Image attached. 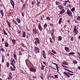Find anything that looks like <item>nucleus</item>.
Masks as SVG:
<instances>
[{"label": "nucleus", "instance_id": "1", "mask_svg": "<svg viewBox=\"0 0 80 80\" xmlns=\"http://www.w3.org/2000/svg\"><path fill=\"white\" fill-rule=\"evenodd\" d=\"M63 74L64 75H66V76H67L68 77H70V75H71V76H73V74H72V73L71 74V73L68 72H65V71L63 72ZM68 74L70 75H69Z\"/></svg>", "mask_w": 80, "mask_h": 80}, {"label": "nucleus", "instance_id": "2", "mask_svg": "<svg viewBox=\"0 0 80 80\" xmlns=\"http://www.w3.org/2000/svg\"><path fill=\"white\" fill-rule=\"evenodd\" d=\"M36 40L34 42V44L35 45H37L38 44L39 45L40 43V41L39 38H36Z\"/></svg>", "mask_w": 80, "mask_h": 80}, {"label": "nucleus", "instance_id": "3", "mask_svg": "<svg viewBox=\"0 0 80 80\" xmlns=\"http://www.w3.org/2000/svg\"><path fill=\"white\" fill-rule=\"evenodd\" d=\"M34 51L35 53H38L40 52L39 48L37 47H35L34 48Z\"/></svg>", "mask_w": 80, "mask_h": 80}, {"label": "nucleus", "instance_id": "4", "mask_svg": "<svg viewBox=\"0 0 80 80\" xmlns=\"http://www.w3.org/2000/svg\"><path fill=\"white\" fill-rule=\"evenodd\" d=\"M67 13L68 15L69 16V17H72V16H73L72 15V12H71V11H70L69 9L67 10Z\"/></svg>", "mask_w": 80, "mask_h": 80}, {"label": "nucleus", "instance_id": "5", "mask_svg": "<svg viewBox=\"0 0 80 80\" xmlns=\"http://www.w3.org/2000/svg\"><path fill=\"white\" fill-rule=\"evenodd\" d=\"M29 70L31 72H37V69L36 68L32 67L30 68Z\"/></svg>", "mask_w": 80, "mask_h": 80}, {"label": "nucleus", "instance_id": "6", "mask_svg": "<svg viewBox=\"0 0 80 80\" xmlns=\"http://www.w3.org/2000/svg\"><path fill=\"white\" fill-rule=\"evenodd\" d=\"M52 64H54V65H56L57 69V72L58 73H59V69H58V64L56 63H54L53 62H52Z\"/></svg>", "mask_w": 80, "mask_h": 80}, {"label": "nucleus", "instance_id": "7", "mask_svg": "<svg viewBox=\"0 0 80 80\" xmlns=\"http://www.w3.org/2000/svg\"><path fill=\"white\" fill-rule=\"evenodd\" d=\"M32 31L33 32V33L34 34H36V33H38V30L36 28L32 29Z\"/></svg>", "mask_w": 80, "mask_h": 80}, {"label": "nucleus", "instance_id": "8", "mask_svg": "<svg viewBox=\"0 0 80 80\" xmlns=\"http://www.w3.org/2000/svg\"><path fill=\"white\" fill-rule=\"evenodd\" d=\"M10 3L12 6V8H15V3L13 0H10Z\"/></svg>", "mask_w": 80, "mask_h": 80}, {"label": "nucleus", "instance_id": "9", "mask_svg": "<svg viewBox=\"0 0 80 80\" xmlns=\"http://www.w3.org/2000/svg\"><path fill=\"white\" fill-rule=\"evenodd\" d=\"M74 30V35H77L78 34V30L77 29H73Z\"/></svg>", "mask_w": 80, "mask_h": 80}, {"label": "nucleus", "instance_id": "10", "mask_svg": "<svg viewBox=\"0 0 80 80\" xmlns=\"http://www.w3.org/2000/svg\"><path fill=\"white\" fill-rule=\"evenodd\" d=\"M38 28L40 31H42V30H43V28H42V26H41V24H40V23H39L38 24Z\"/></svg>", "mask_w": 80, "mask_h": 80}, {"label": "nucleus", "instance_id": "11", "mask_svg": "<svg viewBox=\"0 0 80 80\" xmlns=\"http://www.w3.org/2000/svg\"><path fill=\"white\" fill-rule=\"evenodd\" d=\"M42 55L43 56V57H44V58L45 59V58H46V55L45 54V52H44V51H43Z\"/></svg>", "mask_w": 80, "mask_h": 80}, {"label": "nucleus", "instance_id": "12", "mask_svg": "<svg viewBox=\"0 0 80 80\" xmlns=\"http://www.w3.org/2000/svg\"><path fill=\"white\" fill-rule=\"evenodd\" d=\"M63 69L64 70H66V71H67L68 72H70V73H73V72L72 71H70L67 69L63 68Z\"/></svg>", "mask_w": 80, "mask_h": 80}, {"label": "nucleus", "instance_id": "13", "mask_svg": "<svg viewBox=\"0 0 80 80\" xmlns=\"http://www.w3.org/2000/svg\"><path fill=\"white\" fill-rule=\"evenodd\" d=\"M5 46L6 47H8V45L9 44L8 42H7V41H5V42L4 43Z\"/></svg>", "mask_w": 80, "mask_h": 80}, {"label": "nucleus", "instance_id": "14", "mask_svg": "<svg viewBox=\"0 0 80 80\" xmlns=\"http://www.w3.org/2000/svg\"><path fill=\"white\" fill-rule=\"evenodd\" d=\"M6 22L9 27H11V24H10V22H8V20H6Z\"/></svg>", "mask_w": 80, "mask_h": 80}, {"label": "nucleus", "instance_id": "15", "mask_svg": "<svg viewBox=\"0 0 80 80\" xmlns=\"http://www.w3.org/2000/svg\"><path fill=\"white\" fill-rule=\"evenodd\" d=\"M12 20L14 23L16 24V25H18V24L17 23V22H16V21L15 20V19H12Z\"/></svg>", "mask_w": 80, "mask_h": 80}, {"label": "nucleus", "instance_id": "16", "mask_svg": "<svg viewBox=\"0 0 80 80\" xmlns=\"http://www.w3.org/2000/svg\"><path fill=\"white\" fill-rule=\"evenodd\" d=\"M52 38L53 42H55V35L52 36Z\"/></svg>", "mask_w": 80, "mask_h": 80}, {"label": "nucleus", "instance_id": "17", "mask_svg": "<svg viewBox=\"0 0 80 80\" xmlns=\"http://www.w3.org/2000/svg\"><path fill=\"white\" fill-rule=\"evenodd\" d=\"M58 7L61 10H63V8H64L63 7V6H61V5H58Z\"/></svg>", "mask_w": 80, "mask_h": 80}, {"label": "nucleus", "instance_id": "18", "mask_svg": "<svg viewBox=\"0 0 80 80\" xmlns=\"http://www.w3.org/2000/svg\"><path fill=\"white\" fill-rule=\"evenodd\" d=\"M12 42L13 45H15V43H16V40L15 39H13L11 40Z\"/></svg>", "mask_w": 80, "mask_h": 80}, {"label": "nucleus", "instance_id": "19", "mask_svg": "<svg viewBox=\"0 0 80 80\" xmlns=\"http://www.w3.org/2000/svg\"><path fill=\"white\" fill-rule=\"evenodd\" d=\"M16 20L17 22L18 23L20 24V19L19 18H17L16 19Z\"/></svg>", "mask_w": 80, "mask_h": 80}, {"label": "nucleus", "instance_id": "20", "mask_svg": "<svg viewBox=\"0 0 80 80\" xmlns=\"http://www.w3.org/2000/svg\"><path fill=\"white\" fill-rule=\"evenodd\" d=\"M65 12V10L63 9L60 12V14H63L64 13V12Z\"/></svg>", "mask_w": 80, "mask_h": 80}, {"label": "nucleus", "instance_id": "21", "mask_svg": "<svg viewBox=\"0 0 80 80\" xmlns=\"http://www.w3.org/2000/svg\"><path fill=\"white\" fill-rule=\"evenodd\" d=\"M3 30L4 32V35H8V34L7 33V32H6V31H5V29H3Z\"/></svg>", "mask_w": 80, "mask_h": 80}, {"label": "nucleus", "instance_id": "22", "mask_svg": "<svg viewBox=\"0 0 80 80\" xmlns=\"http://www.w3.org/2000/svg\"><path fill=\"white\" fill-rule=\"evenodd\" d=\"M5 57L4 56H3L2 57V63H3L4 62V61H5Z\"/></svg>", "mask_w": 80, "mask_h": 80}, {"label": "nucleus", "instance_id": "23", "mask_svg": "<svg viewBox=\"0 0 80 80\" xmlns=\"http://www.w3.org/2000/svg\"><path fill=\"white\" fill-rule=\"evenodd\" d=\"M14 57L15 60H17V55L16 54H14Z\"/></svg>", "mask_w": 80, "mask_h": 80}, {"label": "nucleus", "instance_id": "24", "mask_svg": "<svg viewBox=\"0 0 80 80\" xmlns=\"http://www.w3.org/2000/svg\"><path fill=\"white\" fill-rule=\"evenodd\" d=\"M25 32H24L23 33H22V37H24V38H25V37H26V35H25Z\"/></svg>", "mask_w": 80, "mask_h": 80}, {"label": "nucleus", "instance_id": "25", "mask_svg": "<svg viewBox=\"0 0 80 80\" xmlns=\"http://www.w3.org/2000/svg\"><path fill=\"white\" fill-rule=\"evenodd\" d=\"M0 12L2 17H3L4 14H3V12L2 10H1Z\"/></svg>", "mask_w": 80, "mask_h": 80}, {"label": "nucleus", "instance_id": "26", "mask_svg": "<svg viewBox=\"0 0 80 80\" xmlns=\"http://www.w3.org/2000/svg\"><path fill=\"white\" fill-rule=\"evenodd\" d=\"M62 64H63V65H68V63L65 62H63Z\"/></svg>", "mask_w": 80, "mask_h": 80}, {"label": "nucleus", "instance_id": "27", "mask_svg": "<svg viewBox=\"0 0 80 80\" xmlns=\"http://www.w3.org/2000/svg\"><path fill=\"white\" fill-rule=\"evenodd\" d=\"M45 67V66L43 65H42L41 68V69L42 70H44V68Z\"/></svg>", "mask_w": 80, "mask_h": 80}, {"label": "nucleus", "instance_id": "28", "mask_svg": "<svg viewBox=\"0 0 80 80\" xmlns=\"http://www.w3.org/2000/svg\"><path fill=\"white\" fill-rule=\"evenodd\" d=\"M44 29H46V28L47 27V24L45 23L44 24L43 26Z\"/></svg>", "mask_w": 80, "mask_h": 80}, {"label": "nucleus", "instance_id": "29", "mask_svg": "<svg viewBox=\"0 0 80 80\" xmlns=\"http://www.w3.org/2000/svg\"><path fill=\"white\" fill-rule=\"evenodd\" d=\"M16 63V62H15V59H13L12 61H11V64H12V63Z\"/></svg>", "mask_w": 80, "mask_h": 80}, {"label": "nucleus", "instance_id": "30", "mask_svg": "<svg viewBox=\"0 0 80 80\" xmlns=\"http://www.w3.org/2000/svg\"><path fill=\"white\" fill-rule=\"evenodd\" d=\"M10 68L11 71H15V69L13 68L12 66H11Z\"/></svg>", "mask_w": 80, "mask_h": 80}, {"label": "nucleus", "instance_id": "31", "mask_svg": "<svg viewBox=\"0 0 80 80\" xmlns=\"http://www.w3.org/2000/svg\"><path fill=\"white\" fill-rule=\"evenodd\" d=\"M49 40H50V43H53V41H52V38H49Z\"/></svg>", "mask_w": 80, "mask_h": 80}, {"label": "nucleus", "instance_id": "32", "mask_svg": "<svg viewBox=\"0 0 80 80\" xmlns=\"http://www.w3.org/2000/svg\"><path fill=\"white\" fill-rule=\"evenodd\" d=\"M62 18H60L59 19V24H61V22H62Z\"/></svg>", "mask_w": 80, "mask_h": 80}, {"label": "nucleus", "instance_id": "33", "mask_svg": "<svg viewBox=\"0 0 80 80\" xmlns=\"http://www.w3.org/2000/svg\"><path fill=\"white\" fill-rule=\"evenodd\" d=\"M62 40V38L61 36H59V38H58V40L59 41H61Z\"/></svg>", "mask_w": 80, "mask_h": 80}, {"label": "nucleus", "instance_id": "34", "mask_svg": "<svg viewBox=\"0 0 80 80\" xmlns=\"http://www.w3.org/2000/svg\"><path fill=\"white\" fill-rule=\"evenodd\" d=\"M50 68H52V70H57V69L56 68H53L52 66H50Z\"/></svg>", "mask_w": 80, "mask_h": 80}, {"label": "nucleus", "instance_id": "35", "mask_svg": "<svg viewBox=\"0 0 80 80\" xmlns=\"http://www.w3.org/2000/svg\"><path fill=\"white\" fill-rule=\"evenodd\" d=\"M6 63L7 67H8V68H9V67H10V63L8 62H7Z\"/></svg>", "mask_w": 80, "mask_h": 80}, {"label": "nucleus", "instance_id": "36", "mask_svg": "<svg viewBox=\"0 0 80 80\" xmlns=\"http://www.w3.org/2000/svg\"><path fill=\"white\" fill-rule=\"evenodd\" d=\"M60 2H59V1H57L56 2V5H58L59 4H60Z\"/></svg>", "mask_w": 80, "mask_h": 80}, {"label": "nucleus", "instance_id": "37", "mask_svg": "<svg viewBox=\"0 0 80 80\" xmlns=\"http://www.w3.org/2000/svg\"><path fill=\"white\" fill-rule=\"evenodd\" d=\"M37 5L38 7H39L40 5V1L38 2L37 0Z\"/></svg>", "mask_w": 80, "mask_h": 80}, {"label": "nucleus", "instance_id": "38", "mask_svg": "<svg viewBox=\"0 0 80 80\" xmlns=\"http://www.w3.org/2000/svg\"><path fill=\"white\" fill-rule=\"evenodd\" d=\"M11 65H12V66H13L14 68H15H15H16V67H15V65H14V63H12H12H11Z\"/></svg>", "mask_w": 80, "mask_h": 80}, {"label": "nucleus", "instance_id": "39", "mask_svg": "<svg viewBox=\"0 0 80 80\" xmlns=\"http://www.w3.org/2000/svg\"><path fill=\"white\" fill-rule=\"evenodd\" d=\"M64 48L66 51V52H67V51H68V50H69V48L68 47H65Z\"/></svg>", "mask_w": 80, "mask_h": 80}, {"label": "nucleus", "instance_id": "40", "mask_svg": "<svg viewBox=\"0 0 80 80\" xmlns=\"http://www.w3.org/2000/svg\"><path fill=\"white\" fill-rule=\"evenodd\" d=\"M63 2L64 5V6H66V5H67V2H66V1H64Z\"/></svg>", "mask_w": 80, "mask_h": 80}, {"label": "nucleus", "instance_id": "41", "mask_svg": "<svg viewBox=\"0 0 80 80\" xmlns=\"http://www.w3.org/2000/svg\"><path fill=\"white\" fill-rule=\"evenodd\" d=\"M69 55H75V53L74 52H70L69 53Z\"/></svg>", "mask_w": 80, "mask_h": 80}, {"label": "nucleus", "instance_id": "42", "mask_svg": "<svg viewBox=\"0 0 80 80\" xmlns=\"http://www.w3.org/2000/svg\"><path fill=\"white\" fill-rule=\"evenodd\" d=\"M73 63H74V64H77L78 62H77V61H76L75 60H73Z\"/></svg>", "mask_w": 80, "mask_h": 80}, {"label": "nucleus", "instance_id": "43", "mask_svg": "<svg viewBox=\"0 0 80 80\" xmlns=\"http://www.w3.org/2000/svg\"><path fill=\"white\" fill-rule=\"evenodd\" d=\"M21 50L22 52H23L25 51V50L22 48H21Z\"/></svg>", "mask_w": 80, "mask_h": 80}, {"label": "nucleus", "instance_id": "44", "mask_svg": "<svg viewBox=\"0 0 80 80\" xmlns=\"http://www.w3.org/2000/svg\"><path fill=\"white\" fill-rule=\"evenodd\" d=\"M62 67L63 68H68V67L66 66H64L62 64L61 65Z\"/></svg>", "mask_w": 80, "mask_h": 80}, {"label": "nucleus", "instance_id": "45", "mask_svg": "<svg viewBox=\"0 0 80 80\" xmlns=\"http://www.w3.org/2000/svg\"><path fill=\"white\" fill-rule=\"evenodd\" d=\"M1 50L3 52H5V49H4V48H2L1 49Z\"/></svg>", "mask_w": 80, "mask_h": 80}, {"label": "nucleus", "instance_id": "46", "mask_svg": "<svg viewBox=\"0 0 80 80\" xmlns=\"http://www.w3.org/2000/svg\"><path fill=\"white\" fill-rule=\"evenodd\" d=\"M71 41H72V42H73V41L74 40V38L73 37H72V38H71Z\"/></svg>", "mask_w": 80, "mask_h": 80}, {"label": "nucleus", "instance_id": "47", "mask_svg": "<svg viewBox=\"0 0 80 80\" xmlns=\"http://www.w3.org/2000/svg\"><path fill=\"white\" fill-rule=\"evenodd\" d=\"M19 55H22V52H21V51H19Z\"/></svg>", "mask_w": 80, "mask_h": 80}, {"label": "nucleus", "instance_id": "48", "mask_svg": "<svg viewBox=\"0 0 80 80\" xmlns=\"http://www.w3.org/2000/svg\"><path fill=\"white\" fill-rule=\"evenodd\" d=\"M26 5H25V4H24L23 5L22 8V9H24L25 8Z\"/></svg>", "mask_w": 80, "mask_h": 80}, {"label": "nucleus", "instance_id": "49", "mask_svg": "<svg viewBox=\"0 0 80 80\" xmlns=\"http://www.w3.org/2000/svg\"><path fill=\"white\" fill-rule=\"evenodd\" d=\"M52 52L53 53H54V54H56V52L55 51H54V50H52Z\"/></svg>", "mask_w": 80, "mask_h": 80}, {"label": "nucleus", "instance_id": "50", "mask_svg": "<svg viewBox=\"0 0 80 80\" xmlns=\"http://www.w3.org/2000/svg\"><path fill=\"white\" fill-rule=\"evenodd\" d=\"M8 80H11L12 79V76H9L8 78Z\"/></svg>", "mask_w": 80, "mask_h": 80}, {"label": "nucleus", "instance_id": "51", "mask_svg": "<svg viewBox=\"0 0 80 80\" xmlns=\"http://www.w3.org/2000/svg\"><path fill=\"white\" fill-rule=\"evenodd\" d=\"M75 8H72V9L71 10V12H73V11L75 10Z\"/></svg>", "mask_w": 80, "mask_h": 80}, {"label": "nucleus", "instance_id": "52", "mask_svg": "<svg viewBox=\"0 0 80 80\" xmlns=\"http://www.w3.org/2000/svg\"><path fill=\"white\" fill-rule=\"evenodd\" d=\"M77 19L80 21V16H78V17L77 18Z\"/></svg>", "mask_w": 80, "mask_h": 80}, {"label": "nucleus", "instance_id": "53", "mask_svg": "<svg viewBox=\"0 0 80 80\" xmlns=\"http://www.w3.org/2000/svg\"><path fill=\"white\" fill-rule=\"evenodd\" d=\"M18 34H20L21 33V31L20 30H18Z\"/></svg>", "mask_w": 80, "mask_h": 80}, {"label": "nucleus", "instance_id": "54", "mask_svg": "<svg viewBox=\"0 0 80 80\" xmlns=\"http://www.w3.org/2000/svg\"><path fill=\"white\" fill-rule=\"evenodd\" d=\"M46 18L48 20H50V18L49 17H47Z\"/></svg>", "mask_w": 80, "mask_h": 80}, {"label": "nucleus", "instance_id": "55", "mask_svg": "<svg viewBox=\"0 0 80 80\" xmlns=\"http://www.w3.org/2000/svg\"><path fill=\"white\" fill-rule=\"evenodd\" d=\"M55 77L56 78H58V75H55Z\"/></svg>", "mask_w": 80, "mask_h": 80}, {"label": "nucleus", "instance_id": "56", "mask_svg": "<svg viewBox=\"0 0 80 80\" xmlns=\"http://www.w3.org/2000/svg\"><path fill=\"white\" fill-rule=\"evenodd\" d=\"M52 32V33H54V32H55V30L54 29H52L51 30Z\"/></svg>", "mask_w": 80, "mask_h": 80}, {"label": "nucleus", "instance_id": "57", "mask_svg": "<svg viewBox=\"0 0 80 80\" xmlns=\"http://www.w3.org/2000/svg\"><path fill=\"white\" fill-rule=\"evenodd\" d=\"M77 54H78V55L79 57H80V53L79 52H77Z\"/></svg>", "mask_w": 80, "mask_h": 80}, {"label": "nucleus", "instance_id": "58", "mask_svg": "<svg viewBox=\"0 0 80 80\" xmlns=\"http://www.w3.org/2000/svg\"><path fill=\"white\" fill-rule=\"evenodd\" d=\"M8 75L9 77H12L11 76V75H12V73L11 72H10L8 74Z\"/></svg>", "mask_w": 80, "mask_h": 80}, {"label": "nucleus", "instance_id": "59", "mask_svg": "<svg viewBox=\"0 0 80 80\" xmlns=\"http://www.w3.org/2000/svg\"><path fill=\"white\" fill-rule=\"evenodd\" d=\"M50 54L51 55H53V56H54L55 55L53 53H52V52H50Z\"/></svg>", "mask_w": 80, "mask_h": 80}, {"label": "nucleus", "instance_id": "60", "mask_svg": "<svg viewBox=\"0 0 80 80\" xmlns=\"http://www.w3.org/2000/svg\"><path fill=\"white\" fill-rule=\"evenodd\" d=\"M54 35V33L53 32H51V36H53V35Z\"/></svg>", "mask_w": 80, "mask_h": 80}, {"label": "nucleus", "instance_id": "61", "mask_svg": "<svg viewBox=\"0 0 80 80\" xmlns=\"http://www.w3.org/2000/svg\"><path fill=\"white\" fill-rule=\"evenodd\" d=\"M43 63H44V64L45 65H46V63H47V62H44V61H43Z\"/></svg>", "mask_w": 80, "mask_h": 80}, {"label": "nucleus", "instance_id": "62", "mask_svg": "<svg viewBox=\"0 0 80 80\" xmlns=\"http://www.w3.org/2000/svg\"><path fill=\"white\" fill-rule=\"evenodd\" d=\"M66 1V2L67 3V2H69V3H70V1H69V0H68L67 1Z\"/></svg>", "mask_w": 80, "mask_h": 80}, {"label": "nucleus", "instance_id": "63", "mask_svg": "<svg viewBox=\"0 0 80 80\" xmlns=\"http://www.w3.org/2000/svg\"><path fill=\"white\" fill-rule=\"evenodd\" d=\"M66 21L68 22V23H70V21L69 20H68V21L66 20Z\"/></svg>", "mask_w": 80, "mask_h": 80}, {"label": "nucleus", "instance_id": "64", "mask_svg": "<svg viewBox=\"0 0 80 80\" xmlns=\"http://www.w3.org/2000/svg\"><path fill=\"white\" fill-rule=\"evenodd\" d=\"M4 42V38H2V42Z\"/></svg>", "mask_w": 80, "mask_h": 80}]
</instances>
